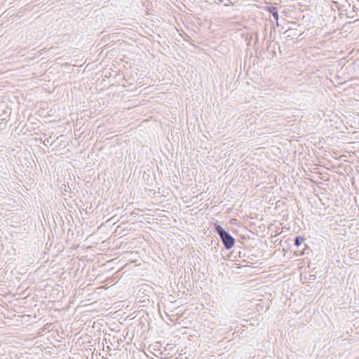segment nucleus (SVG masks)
I'll return each instance as SVG.
<instances>
[{"instance_id": "f257e3e1", "label": "nucleus", "mask_w": 359, "mask_h": 359, "mask_svg": "<svg viewBox=\"0 0 359 359\" xmlns=\"http://www.w3.org/2000/svg\"><path fill=\"white\" fill-rule=\"evenodd\" d=\"M214 231L220 238L222 243L226 250L231 249L236 243V239L226 231L218 222L214 224Z\"/></svg>"}, {"instance_id": "f03ea898", "label": "nucleus", "mask_w": 359, "mask_h": 359, "mask_svg": "<svg viewBox=\"0 0 359 359\" xmlns=\"http://www.w3.org/2000/svg\"><path fill=\"white\" fill-rule=\"evenodd\" d=\"M276 49L280 52V44L276 43L273 45V49L271 50V44H269V46L266 48V50L269 52V55H271V58L276 56Z\"/></svg>"}, {"instance_id": "7ed1b4c3", "label": "nucleus", "mask_w": 359, "mask_h": 359, "mask_svg": "<svg viewBox=\"0 0 359 359\" xmlns=\"http://www.w3.org/2000/svg\"><path fill=\"white\" fill-rule=\"evenodd\" d=\"M304 241L305 238L303 236H297L294 239V244L297 248H299L302 245Z\"/></svg>"}, {"instance_id": "20e7f679", "label": "nucleus", "mask_w": 359, "mask_h": 359, "mask_svg": "<svg viewBox=\"0 0 359 359\" xmlns=\"http://www.w3.org/2000/svg\"><path fill=\"white\" fill-rule=\"evenodd\" d=\"M2 113L0 114V120L1 121H6V118L10 116L11 109L7 108L5 110L2 109Z\"/></svg>"}, {"instance_id": "39448f33", "label": "nucleus", "mask_w": 359, "mask_h": 359, "mask_svg": "<svg viewBox=\"0 0 359 359\" xmlns=\"http://www.w3.org/2000/svg\"><path fill=\"white\" fill-rule=\"evenodd\" d=\"M304 249H305V248L303 250H299V255H302L304 254Z\"/></svg>"}, {"instance_id": "423d86ee", "label": "nucleus", "mask_w": 359, "mask_h": 359, "mask_svg": "<svg viewBox=\"0 0 359 359\" xmlns=\"http://www.w3.org/2000/svg\"><path fill=\"white\" fill-rule=\"evenodd\" d=\"M272 14H273V17H274V18H276V17H277V18H278V13H277V12H276V13H272Z\"/></svg>"}, {"instance_id": "0eeeda50", "label": "nucleus", "mask_w": 359, "mask_h": 359, "mask_svg": "<svg viewBox=\"0 0 359 359\" xmlns=\"http://www.w3.org/2000/svg\"><path fill=\"white\" fill-rule=\"evenodd\" d=\"M2 123H3V121H1L0 120V124H1Z\"/></svg>"}]
</instances>
